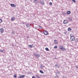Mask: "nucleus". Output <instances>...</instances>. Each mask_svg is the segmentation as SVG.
I'll list each match as a JSON object with an SVG mask.
<instances>
[{"instance_id":"6e6552de","label":"nucleus","mask_w":78,"mask_h":78,"mask_svg":"<svg viewBox=\"0 0 78 78\" xmlns=\"http://www.w3.org/2000/svg\"><path fill=\"white\" fill-rule=\"evenodd\" d=\"M25 76L24 75H20L18 78H23Z\"/></svg>"},{"instance_id":"a18cd8bd","label":"nucleus","mask_w":78,"mask_h":78,"mask_svg":"<svg viewBox=\"0 0 78 78\" xmlns=\"http://www.w3.org/2000/svg\"><path fill=\"white\" fill-rule=\"evenodd\" d=\"M36 3H37V2H36Z\"/></svg>"},{"instance_id":"79ce46f5","label":"nucleus","mask_w":78,"mask_h":78,"mask_svg":"<svg viewBox=\"0 0 78 78\" xmlns=\"http://www.w3.org/2000/svg\"><path fill=\"white\" fill-rule=\"evenodd\" d=\"M34 1H35L36 2V1H37V0H34Z\"/></svg>"},{"instance_id":"b1692460","label":"nucleus","mask_w":78,"mask_h":78,"mask_svg":"<svg viewBox=\"0 0 78 78\" xmlns=\"http://www.w3.org/2000/svg\"><path fill=\"white\" fill-rule=\"evenodd\" d=\"M55 78H59V77H58V75L55 76Z\"/></svg>"},{"instance_id":"cd10ccee","label":"nucleus","mask_w":78,"mask_h":78,"mask_svg":"<svg viewBox=\"0 0 78 78\" xmlns=\"http://www.w3.org/2000/svg\"><path fill=\"white\" fill-rule=\"evenodd\" d=\"M34 28L36 30H37L38 29V27H34Z\"/></svg>"},{"instance_id":"aec40b11","label":"nucleus","mask_w":78,"mask_h":78,"mask_svg":"<svg viewBox=\"0 0 78 78\" xmlns=\"http://www.w3.org/2000/svg\"><path fill=\"white\" fill-rule=\"evenodd\" d=\"M15 33V32H14V31H12V34H14Z\"/></svg>"},{"instance_id":"7ed1b4c3","label":"nucleus","mask_w":78,"mask_h":78,"mask_svg":"<svg viewBox=\"0 0 78 78\" xmlns=\"http://www.w3.org/2000/svg\"><path fill=\"white\" fill-rule=\"evenodd\" d=\"M40 3H41V5H44V4H45V2L43 0H40Z\"/></svg>"},{"instance_id":"dca6fc26","label":"nucleus","mask_w":78,"mask_h":78,"mask_svg":"<svg viewBox=\"0 0 78 78\" xmlns=\"http://www.w3.org/2000/svg\"><path fill=\"white\" fill-rule=\"evenodd\" d=\"M40 72L41 73H44V72L42 70H40Z\"/></svg>"},{"instance_id":"c85d7f7f","label":"nucleus","mask_w":78,"mask_h":78,"mask_svg":"<svg viewBox=\"0 0 78 78\" xmlns=\"http://www.w3.org/2000/svg\"><path fill=\"white\" fill-rule=\"evenodd\" d=\"M57 47H58V46H55L54 47V48H56Z\"/></svg>"},{"instance_id":"f257e3e1","label":"nucleus","mask_w":78,"mask_h":78,"mask_svg":"<svg viewBox=\"0 0 78 78\" xmlns=\"http://www.w3.org/2000/svg\"><path fill=\"white\" fill-rule=\"evenodd\" d=\"M59 48L60 49H61L63 51H66V49H65V48L63 47V46H62V45H60L59 46Z\"/></svg>"},{"instance_id":"ddd939ff","label":"nucleus","mask_w":78,"mask_h":78,"mask_svg":"<svg viewBox=\"0 0 78 78\" xmlns=\"http://www.w3.org/2000/svg\"><path fill=\"white\" fill-rule=\"evenodd\" d=\"M68 31H72V29L70 27L68 29Z\"/></svg>"},{"instance_id":"f03ea898","label":"nucleus","mask_w":78,"mask_h":78,"mask_svg":"<svg viewBox=\"0 0 78 78\" xmlns=\"http://www.w3.org/2000/svg\"><path fill=\"white\" fill-rule=\"evenodd\" d=\"M26 26L27 28H30L31 27V24L30 23H27L26 24Z\"/></svg>"},{"instance_id":"473e14b6","label":"nucleus","mask_w":78,"mask_h":78,"mask_svg":"<svg viewBox=\"0 0 78 78\" xmlns=\"http://www.w3.org/2000/svg\"><path fill=\"white\" fill-rule=\"evenodd\" d=\"M49 5H52V3L51 2H49Z\"/></svg>"},{"instance_id":"0eeeda50","label":"nucleus","mask_w":78,"mask_h":78,"mask_svg":"<svg viewBox=\"0 0 78 78\" xmlns=\"http://www.w3.org/2000/svg\"><path fill=\"white\" fill-rule=\"evenodd\" d=\"M10 5L12 7H13V8H16V5L13 4H11Z\"/></svg>"},{"instance_id":"20e7f679","label":"nucleus","mask_w":78,"mask_h":78,"mask_svg":"<svg viewBox=\"0 0 78 78\" xmlns=\"http://www.w3.org/2000/svg\"><path fill=\"white\" fill-rule=\"evenodd\" d=\"M4 32V29H3V28H1V30H0V33H3Z\"/></svg>"},{"instance_id":"6ab92c4d","label":"nucleus","mask_w":78,"mask_h":78,"mask_svg":"<svg viewBox=\"0 0 78 78\" xmlns=\"http://www.w3.org/2000/svg\"><path fill=\"white\" fill-rule=\"evenodd\" d=\"M45 50H46V51H49V49H48V48H45Z\"/></svg>"},{"instance_id":"423d86ee","label":"nucleus","mask_w":78,"mask_h":78,"mask_svg":"<svg viewBox=\"0 0 78 78\" xmlns=\"http://www.w3.org/2000/svg\"><path fill=\"white\" fill-rule=\"evenodd\" d=\"M55 74L56 75H59L61 74V73L59 72V71H57L56 72Z\"/></svg>"},{"instance_id":"4be33fe9","label":"nucleus","mask_w":78,"mask_h":78,"mask_svg":"<svg viewBox=\"0 0 78 78\" xmlns=\"http://www.w3.org/2000/svg\"><path fill=\"white\" fill-rule=\"evenodd\" d=\"M73 2V3H76V1L75 0H71Z\"/></svg>"},{"instance_id":"e433bc0d","label":"nucleus","mask_w":78,"mask_h":78,"mask_svg":"<svg viewBox=\"0 0 78 78\" xmlns=\"http://www.w3.org/2000/svg\"><path fill=\"white\" fill-rule=\"evenodd\" d=\"M32 78H36V77L34 76H32Z\"/></svg>"},{"instance_id":"a878e982","label":"nucleus","mask_w":78,"mask_h":78,"mask_svg":"<svg viewBox=\"0 0 78 78\" xmlns=\"http://www.w3.org/2000/svg\"><path fill=\"white\" fill-rule=\"evenodd\" d=\"M38 27L39 28H40V29H42V27L40 26H39Z\"/></svg>"},{"instance_id":"a19ab883","label":"nucleus","mask_w":78,"mask_h":78,"mask_svg":"<svg viewBox=\"0 0 78 78\" xmlns=\"http://www.w3.org/2000/svg\"><path fill=\"white\" fill-rule=\"evenodd\" d=\"M27 39H28V38H29V37H27Z\"/></svg>"},{"instance_id":"72a5a7b5","label":"nucleus","mask_w":78,"mask_h":78,"mask_svg":"<svg viewBox=\"0 0 78 78\" xmlns=\"http://www.w3.org/2000/svg\"><path fill=\"white\" fill-rule=\"evenodd\" d=\"M70 37H73V36H72V34H70Z\"/></svg>"},{"instance_id":"9d476101","label":"nucleus","mask_w":78,"mask_h":78,"mask_svg":"<svg viewBox=\"0 0 78 78\" xmlns=\"http://www.w3.org/2000/svg\"><path fill=\"white\" fill-rule=\"evenodd\" d=\"M44 34L45 35H47L48 34V33H47V31H44Z\"/></svg>"},{"instance_id":"39448f33","label":"nucleus","mask_w":78,"mask_h":78,"mask_svg":"<svg viewBox=\"0 0 78 78\" xmlns=\"http://www.w3.org/2000/svg\"><path fill=\"white\" fill-rule=\"evenodd\" d=\"M75 37L73 36L72 37H70V40H71V41H75Z\"/></svg>"},{"instance_id":"f704fd0d","label":"nucleus","mask_w":78,"mask_h":78,"mask_svg":"<svg viewBox=\"0 0 78 78\" xmlns=\"http://www.w3.org/2000/svg\"><path fill=\"white\" fill-rule=\"evenodd\" d=\"M0 51L1 52H3V50L2 49H1Z\"/></svg>"},{"instance_id":"393cba45","label":"nucleus","mask_w":78,"mask_h":78,"mask_svg":"<svg viewBox=\"0 0 78 78\" xmlns=\"http://www.w3.org/2000/svg\"><path fill=\"white\" fill-rule=\"evenodd\" d=\"M36 77H37L38 78H40V76H39L37 75H36Z\"/></svg>"},{"instance_id":"4c0bfd02","label":"nucleus","mask_w":78,"mask_h":78,"mask_svg":"<svg viewBox=\"0 0 78 78\" xmlns=\"http://www.w3.org/2000/svg\"><path fill=\"white\" fill-rule=\"evenodd\" d=\"M22 23H23V24H25V23L24 22H22Z\"/></svg>"},{"instance_id":"58836bf2","label":"nucleus","mask_w":78,"mask_h":78,"mask_svg":"<svg viewBox=\"0 0 78 78\" xmlns=\"http://www.w3.org/2000/svg\"><path fill=\"white\" fill-rule=\"evenodd\" d=\"M76 68H77V69H78V66H76Z\"/></svg>"},{"instance_id":"a211bd4d","label":"nucleus","mask_w":78,"mask_h":78,"mask_svg":"<svg viewBox=\"0 0 78 78\" xmlns=\"http://www.w3.org/2000/svg\"><path fill=\"white\" fill-rule=\"evenodd\" d=\"M29 47H30V48H33V46L32 45H29Z\"/></svg>"},{"instance_id":"5701e85b","label":"nucleus","mask_w":78,"mask_h":78,"mask_svg":"<svg viewBox=\"0 0 78 78\" xmlns=\"http://www.w3.org/2000/svg\"><path fill=\"white\" fill-rule=\"evenodd\" d=\"M75 41L76 42H78V39L76 38V40H75Z\"/></svg>"},{"instance_id":"7c9ffc66","label":"nucleus","mask_w":78,"mask_h":78,"mask_svg":"<svg viewBox=\"0 0 78 78\" xmlns=\"http://www.w3.org/2000/svg\"><path fill=\"white\" fill-rule=\"evenodd\" d=\"M64 33L65 34V35H67V32H65Z\"/></svg>"},{"instance_id":"1a4fd4ad","label":"nucleus","mask_w":78,"mask_h":78,"mask_svg":"<svg viewBox=\"0 0 78 78\" xmlns=\"http://www.w3.org/2000/svg\"><path fill=\"white\" fill-rule=\"evenodd\" d=\"M68 23V21H67L66 20H64L63 21V22L64 24H66V23Z\"/></svg>"},{"instance_id":"f3484780","label":"nucleus","mask_w":78,"mask_h":78,"mask_svg":"<svg viewBox=\"0 0 78 78\" xmlns=\"http://www.w3.org/2000/svg\"><path fill=\"white\" fill-rule=\"evenodd\" d=\"M67 14H70L71 12L70 11H68L67 12Z\"/></svg>"},{"instance_id":"c9c22d12","label":"nucleus","mask_w":78,"mask_h":78,"mask_svg":"<svg viewBox=\"0 0 78 78\" xmlns=\"http://www.w3.org/2000/svg\"><path fill=\"white\" fill-rule=\"evenodd\" d=\"M55 66H56V67H58V65L57 64V65H55Z\"/></svg>"},{"instance_id":"ea45409f","label":"nucleus","mask_w":78,"mask_h":78,"mask_svg":"<svg viewBox=\"0 0 78 78\" xmlns=\"http://www.w3.org/2000/svg\"><path fill=\"white\" fill-rule=\"evenodd\" d=\"M34 1V3H36V1Z\"/></svg>"},{"instance_id":"2eb2a0df","label":"nucleus","mask_w":78,"mask_h":78,"mask_svg":"<svg viewBox=\"0 0 78 78\" xmlns=\"http://www.w3.org/2000/svg\"><path fill=\"white\" fill-rule=\"evenodd\" d=\"M68 19L69 21H72V18L70 17Z\"/></svg>"},{"instance_id":"c756f323","label":"nucleus","mask_w":78,"mask_h":78,"mask_svg":"<svg viewBox=\"0 0 78 78\" xmlns=\"http://www.w3.org/2000/svg\"><path fill=\"white\" fill-rule=\"evenodd\" d=\"M2 19H0V23H2Z\"/></svg>"},{"instance_id":"412c9836","label":"nucleus","mask_w":78,"mask_h":78,"mask_svg":"<svg viewBox=\"0 0 78 78\" xmlns=\"http://www.w3.org/2000/svg\"><path fill=\"white\" fill-rule=\"evenodd\" d=\"M14 78H17V76L16 75V74H15L14 76H13Z\"/></svg>"},{"instance_id":"37998d69","label":"nucleus","mask_w":78,"mask_h":78,"mask_svg":"<svg viewBox=\"0 0 78 78\" xmlns=\"http://www.w3.org/2000/svg\"><path fill=\"white\" fill-rule=\"evenodd\" d=\"M60 67L59 66H58V68H60Z\"/></svg>"},{"instance_id":"2f4dec72","label":"nucleus","mask_w":78,"mask_h":78,"mask_svg":"<svg viewBox=\"0 0 78 78\" xmlns=\"http://www.w3.org/2000/svg\"><path fill=\"white\" fill-rule=\"evenodd\" d=\"M63 15H66V13L63 12Z\"/></svg>"},{"instance_id":"c03bdc74","label":"nucleus","mask_w":78,"mask_h":78,"mask_svg":"<svg viewBox=\"0 0 78 78\" xmlns=\"http://www.w3.org/2000/svg\"><path fill=\"white\" fill-rule=\"evenodd\" d=\"M1 30V29L0 28V31Z\"/></svg>"},{"instance_id":"4468645a","label":"nucleus","mask_w":78,"mask_h":78,"mask_svg":"<svg viewBox=\"0 0 78 78\" xmlns=\"http://www.w3.org/2000/svg\"><path fill=\"white\" fill-rule=\"evenodd\" d=\"M14 19H15V18L14 17H13L12 18L11 20L12 21H14Z\"/></svg>"},{"instance_id":"f8f14e48","label":"nucleus","mask_w":78,"mask_h":78,"mask_svg":"<svg viewBox=\"0 0 78 78\" xmlns=\"http://www.w3.org/2000/svg\"><path fill=\"white\" fill-rule=\"evenodd\" d=\"M54 42L55 44H58V41L56 40H55L54 41Z\"/></svg>"},{"instance_id":"9b49d317","label":"nucleus","mask_w":78,"mask_h":78,"mask_svg":"<svg viewBox=\"0 0 78 78\" xmlns=\"http://www.w3.org/2000/svg\"><path fill=\"white\" fill-rule=\"evenodd\" d=\"M35 56L37 58H39L40 56V55H39V54H36L35 55Z\"/></svg>"},{"instance_id":"bb28decb","label":"nucleus","mask_w":78,"mask_h":78,"mask_svg":"<svg viewBox=\"0 0 78 78\" xmlns=\"http://www.w3.org/2000/svg\"><path fill=\"white\" fill-rule=\"evenodd\" d=\"M40 66V67L41 68H42V67H43V65H41Z\"/></svg>"}]
</instances>
